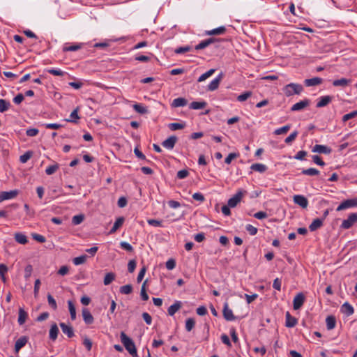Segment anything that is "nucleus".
<instances>
[{"instance_id":"obj_58","label":"nucleus","mask_w":357,"mask_h":357,"mask_svg":"<svg viewBox=\"0 0 357 357\" xmlns=\"http://www.w3.org/2000/svg\"><path fill=\"white\" fill-rule=\"evenodd\" d=\"M190 50H191V47L190 46L180 47L178 48H176L174 50V52L176 54H183V53L189 52Z\"/></svg>"},{"instance_id":"obj_12","label":"nucleus","mask_w":357,"mask_h":357,"mask_svg":"<svg viewBox=\"0 0 357 357\" xmlns=\"http://www.w3.org/2000/svg\"><path fill=\"white\" fill-rule=\"evenodd\" d=\"M310 101L309 99H307V98L304 99V100L293 105L292 107H291V110L292 112L302 110L304 108H305L306 107H307L310 105Z\"/></svg>"},{"instance_id":"obj_62","label":"nucleus","mask_w":357,"mask_h":357,"mask_svg":"<svg viewBox=\"0 0 357 357\" xmlns=\"http://www.w3.org/2000/svg\"><path fill=\"white\" fill-rule=\"evenodd\" d=\"M245 228L248 233L252 236H254L257 233V229L251 225H247Z\"/></svg>"},{"instance_id":"obj_39","label":"nucleus","mask_w":357,"mask_h":357,"mask_svg":"<svg viewBox=\"0 0 357 357\" xmlns=\"http://www.w3.org/2000/svg\"><path fill=\"white\" fill-rule=\"evenodd\" d=\"M87 257H88L85 255H81L79 257H77L73 259V264L76 266L83 264L86 262Z\"/></svg>"},{"instance_id":"obj_28","label":"nucleus","mask_w":357,"mask_h":357,"mask_svg":"<svg viewBox=\"0 0 357 357\" xmlns=\"http://www.w3.org/2000/svg\"><path fill=\"white\" fill-rule=\"evenodd\" d=\"M226 31V28L225 26H220L216 29H213L210 31H206V35L207 36H212V35H221L225 33Z\"/></svg>"},{"instance_id":"obj_9","label":"nucleus","mask_w":357,"mask_h":357,"mask_svg":"<svg viewBox=\"0 0 357 357\" xmlns=\"http://www.w3.org/2000/svg\"><path fill=\"white\" fill-rule=\"evenodd\" d=\"M294 202L302 207L303 208H307L308 205V201L303 195H296L293 197Z\"/></svg>"},{"instance_id":"obj_49","label":"nucleus","mask_w":357,"mask_h":357,"mask_svg":"<svg viewBox=\"0 0 357 357\" xmlns=\"http://www.w3.org/2000/svg\"><path fill=\"white\" fill-rule=\"evenodd\" d=\"M32 156V152L29 151L20 157V161L22 163H26Z\"/></svg>"},{"instance_id":"obj_31","label":"nucleus","mask_w":357,"mask_h":357,"mask_svg":"<svg viewBox=\"0 0 357 357\" xmlns=\"http://www.w3.org/2000/svg\"><path fill=\"white\" fill-rule=\"evenodd\" d=\"M123 222H124V218H123V217L118 218L116 220V221H115V222H114V225H113L112 228L111 229V230H110V231H109V234H113V233L116 232V230H117L120 227H121V226H122V225L123 224Z\"/></svg>"},{"instance_id":"obj_8","label":"nucleus","mask_w":357,"mask_h":357,"mask_svg":"<svg viewBox=\"0 0 357 357\" xmlns=\"http://www.w3.org/2000/svg\"><path fill=\"white\" fill-rule=\"evenodd\" d=\"M222 314L227 321H233L236 319L232 310L229 307L228 303H225L223 306Z\"/></svg>"},{"instance_id":"obj_15","label":"nucleus","mask_w":357,"mask_h":357,"mask_svg":"<svg viewBox=\"0 0 357 357\" xmlns=\"http://www.w3.org/2000/svg\"><path fill=\"white\" fill-rule=\"evenodd\" d=\"M59 325L62 332L69 338H71L75 335L73 328L71 326L67 325L65 323H60Z\"/></svg>"},{"instance_id":"obj_11","label":"nucleus","mask_w":357,"mask_h":357,"mask_svg":"<svg viewBox=\"0 0 357 357\" xmlns=\"http://www.w3.org/2000/svg\"><path fill=\"white\" fill-rule=\"evenodd\" d=\"M305 296L302 293L298 294L294 298L293 307L294 310H298L303 305Z\"/></svg>"},{"instance_id":"obj_13","label":"nucleus","mask_w":357,"mask_h":357,"mask_svg":"<svg viewBox=\"0 0 357 357\" xmlns=\"http://www.w3.org/2000/svg\"><path fill=\"white\" fill-rule=\"evenodd\" d=\"M177 139H178L176 136H171L163 141L162 145L169 150L173 149L177 142Z\"/></svg>"},{"instance_id":"obj_43","label":"nucleus","mask_w":357,"mask_h":357,"mask_svg":"<svg viewBox=\"0 0 357 357\" xmlns=\"http://www.w3.org/2000/svg\"><path fill=\"white\" fill-rule=\"evenodd\" d=\"M79 117L78 116V108L75 109L70 115V119H66V121L68 122H76Z\"/></svg>"},{"instance_id":"obj_3","label":"nucleus","mask_w":357,"mask_h":357,"mask_svg":"<svg viewBox=\"0 0 357 357\" xmlns=\"http://www.w3.org/2000/svg\"><path fill=\"white\" fill-rule=\"evenodd\" d=\"M357 222V213L349 214L347 219L344 220L341 224V227L344 229L351 228Z\"/></svg>"},{"instance_id":"obj_24","label":"nucleus","mask_w":357,"mask_h":357,"mask_svg":"<svg viewBox=\"0 0 357 357\" xmlns=\"http://www.w3.org/2000/svg\"><path fill=\"white\" fill-rule=\"evenodd\" d=\"M14 238L16 242L22 245H25L28 242L26 236L20 232L15 233L14 234Z\"/></svg>"},{"instance_id":"obj_64","label":"nucleus","mask_w":357,"mask_h":357,"mask_svg":"<svg viewBox=\"0 0 357 357\" xmlns=\"http://www.w3.org/2000/svg\"><path fill=\"white\" fill-rule=\"evenodd\" d=\"M39 132V130L37 128H29L26 130V134L29 137H34L36 136Z\"/></svg>"},{"instance_id":"obj_41","label":"nucleus","mask_w":357,"mask_h":357,"mask_svg":"<svg viewBox=\"0 0 357 357\" xmlns=\"http://www.w3.org/2000/svg\"><path fill=\"white\" fill-rule=\"evenodd\" d=\"M215 69H210L209 70H208L207 72L204 73V74H202L199 78H198V82H203L204 80H206L207 78H208L209 77H211L214 73H215Z\"/></svg>"},{"instance_id":"obj_16","label":"nucleus","mask_w":357,"mask_h":357,"mask_svg":"<svg viewBox=\"0 0 357 357\" xmlns=\"http://www.w3.org/2000/svg\"><path fill=\"white\" fill-rule=\"evenodd\" d=\"M29 340V338L26 336L20 337L15 344V351L16 353L19 352V351L26 345Z\"/></svg>"},{"instance_id":"obj_42","label":"nucleus","mask_w":357,"mask_h":357,"mask_svg":"<svg viewBox=\"0 0 357 357\" xmlns=\"http://www.w3.org/2000/svg\"><path fill=\"white\" fill-rule=\"evenodd\" d=\"M302 174L308 176H316L319 174V171L315 168H309L306 169H303Z\"/></svg>"},{"instance_id":"obj_27","label":"nucleus","mask_w":357,"mask_h":357,"mask_svg":"<svg viewBox=\"0 0 357 357\" xmlns=\"http://www.w3.org/2000/svg\"><path fill=\"white\" fill-rule=\"evenodd\" d=\"M304 82L307 86H317L322 83V79L320 77H313L306 79Z\"/></svg>"},{"instance_id":"obj_51","label":"nucleus","mask_w":357,"mask_h":357,"mask_svg":"<svg viewBox=\"0 0 357 357\" xmlns=\"http://www.w3.org/2000/svg\"><path fill=\"white\" fill-rule=\"evenodd\" d=\"M168 126L171 130L174 131V130H176L183 129L185 127V124L179 123H169Z\"/></svg>"},{"instance_id":"obj_46","label":"nucleus","mask_w":357,"mask_h":357,"mask_svg":"<svg viewBox=\"0 0 357 357\" xmlns=\"http://www.w3.org/2000/svg\"><path fill=\"white\" fill-rule=\"evenodd\" d=\"M84 219V215L82 214L77 215L73 217L72 223L75 225L81 224Z\"/></svg>"},{"instance_id":"obj_29","label":"nucleus","mask_w":357,"mask_h":357,"mask_svg":"<svg viewBox=\"0 0 357 357\" xmlns=\"http://www.w3.org/2000/svg\"><path fill=\"white\" fill-rule=\"evenodd\" d=\"M28 317V314L26 312L23 308L19 309L18 312V323L20 325H22L25 323L26 319Z\"/></svg>"},{"instance_id":"obj_56","label":"nucleus","mask_w":357,"mask_h":357,"mask_svg":"<svg viewBox=\"0 0 357 357\" xmlns=\"http://www.w3.org/2000/svg\"><path fill=\"white\" fill-rule=\"evenodd\" d=\"M31 236L35 241H36L39 243H45L46 241L45 237L43 235H40V234H38L36 233H33L31 234Z\"/></svg>"},{"instance_id":"obj_63","label":"nucleus","mask_w":357,"mask_h":357,"mask_svg":"<svg viewBox=\"0 0 357 357\" xmlns=\"http://www.w3.org/2000/svg\"><path fill=\"white\" fill-rule=\"evenodd\" d=\"M175 266H176V261L174 259H169L166 262V268L168 270H172L175 268Z\"/></svg>"},{"instance_id":"obj_35","label":"nucleus","mask_w":357,"mask_h":357,"mask_svg":"<svg viewBox=\"0 0 357 357\" xmlns=\"http://www.w3.org/2000/svg\"><path fill=\"white\" fill-rule=\"evenodd\" d=\"M82 47V44H74L72 45H66L63 48V52H74L79 50Z\"/></svg>"},{"instance_id":"obj_32","label":"nucleus","mask_w":357,"mask_h":357,"mask_svg":"<svg viewBox=\"0 0 357 357\" xmlns=\"http://www.w3.org/2000/svg\"><path fill=\"white\" fill-rule=\"evenodd\" d=\"M326 327L328 330H332L335 327L336 320L335 317L328 316L326 319Z\"/></svg>"},{"instance_id":"obj_38","label":"nucleus","mask_w":357,"mask_h":357,"mask_svg":"<svg viewBox=\"0 0 357 357\" xmlns=\"http://www.w3.org/2000/svg\"><path fill=\"white\" fill-rule=\"evenodd\" d=\"M10 107V102H8L4 99H0V112L3 113V112L7 111Z\"/></svg>"},{"instance_id":"obj_40","label":"nucleus","mask_w":357,"mask_h":357,"mask_svg":"<svg viewBox=\"0 0 357 357\" xmlns=\"http://www.w3.org/2000/svg\"><path fill=\"white\" fill-rule=\"evenodd\" d=\"M291 128L290 125H286L282 128L275 130L274 134L276 135L286 134Z\"/></svg>"},{"instance_id":"obj_10","label":"nucleus","mask_w":357,"mask_h":357,"mask_svg":"<svg viewBox=\"0 0 357 357\" xmlns=\"http://www.w3.org/2000/svg\"><path fill=\"white\" fill-rule=\"evenodd\" d=\"M312 151L313 153L330 154L332 149L326 145L316 144L313 146Z\"/></svg>"},{"instance_id":"obj_7","label":"nucleus","mask_w":357,"mask_h":357,"mask_svg":"<svg viewBox=\"0 0 357 357\" xmlns=\"http://www.w3.org/2000/svg\"><path fill=\"white\" fill-rule=\"evenodd\" d=\"M223 73H220L214 79H213L208 85V91H213L216 90L218 88L219 84L223 78Z\"/></svg>"},{"instance_id":"obj_33","label":"nucleus","mask_w":357,"mask_h":357,"mask_svg":"<svg viewBox=\"0 0 357 357\" xmlns=\"http://www.w3.org/2000/svg\"><path fill=\"white\" fill-rule=\"evenodd\" d=\"M132 107L135 112L141 114H144L148 112L147 108L142 104H134Z\"/></svg>"},{"instance_id":"obj_57","label":"nucleus","mask_w":357,"mask_h":357,"mask_svg":"<svg viewBox=\"0 0 357 357\" xmlns=\"http://www.w3.org/2000/svg\"><path fill=\"white\" fill-rule=\"evenodd\" d=\"M189 175V172L187 169H182L177 172L176 177L178 179L185 178Z\"/></svg>"},{"instance_id":"obj_59","label":"nucleus","mask_w":357,"mask_h":357,"mask_svg":"<svg viewBox=\"0 0 357 357\" xmlns=\"http://www.w3.org/2000/svg\"><path fill=\"white\" fill-rule=\"evenodd\" d=\"M120 246L121 248H123V250H126L128 252H132L133 250L132 246L130 243L125 242V241L121 242Z\"/></svg>"},{"instance_id":"obj_4","label":"nucleus","mask_w":357,"mask_h":357,"mask_svg":"<svg viewBox=\"0 0 357 357\" xmlns=\"http://www.w3.org/2000/svg\"><path fill=\"white\" fill-rule=\"evenodd\" d=\"M246 193L245 191L239 190L232 197L229 199L227 204L229 207H235L241 200L244 195Z\"/></svg>"},{"instance_id":"obj_60","label":"nucleus","mask_w":357,"mask_h":357,"mask_svg":"<svg viewBox=\"0 0 357 357\" xmlns=\"http://www.w3.org/2000/svg\"><path fill=\"white\" fill-rule=\"evenodd\" d=\"M312 161L320 166H324L325 162L322 160V159L317 155H314L312 156Z\"/></svg>"},{"instance_id":"obj_50","label":"nucleus","mask_w":357,"mask_h":357,"mask_svg":"<svg viewBox=\"0 0 357 357\" xmlns=\"http://www.w3.org/2000/svg\"><path fill=\"white\" fill-rule=\"evenodd\" d=\"M298 132L297 130L291 132L285 139L284 142L286 144H291L293 141L295 140L296 137L298 136Z\"/></svg>"},{"instance_id":"obj_45","label":"nucleus","mask_w":357,"mask_h":357,"mask_svg":"<svg viewBox=\"0 0 357 357\" xmlns=\"http://www.w3.org/2000/svg\"><path fill=\"white\" fill-rule=\"evenodd\" d=\"M195 321L192 318H188L185 321V329L187 331L190 332L192 330V328L195 327Z\"/></svg>"},{"instance_id":"obj_2","label":"nucleus","mask_w":357,"mask_h":357,"mask_svg":"<svg viewBox=\"0 0 357 357\" xmlns=\"http://www.w3.org/2000/svg\"><path fill=\"white\" fill-rule=\"evenodd\" d=\"M303 91V87L300 84L290 83L283 88V92L286 96H291L294 94H300Z\"/></svg>"},{"instance_id":"obj_53","label":"nucleus","mask_w":357,"mask_h":357,"mask_svg":"<svg viewBox=\"0 0 357 357\" xmlns=\"http://www.w3.org/2000/svg\"><path fill=\"white\" fill-rule=\"evenodd\" d=\"M47 301L49 305L53 309L56 310L57 308V304L55 301V299L53 298V296L51 294H47Z\"/></svg>"},{"instance_id":"obj_47","label":"nucleus","mask_w":357,"mask_h":357,"mask_svg":"<svg viewBox=\"0 0 357 357\" xmlns=\"http://www.w3.org/2000/svg\"><path fill=\"white\" fill-rule=\"evenodd\" d=\"M119 291L123 294H130L132 291V287L131 284L123 285L120 287Z\"/></svg>"},{"instance_id":"obj_55","label":"nucleus","mask_w":357,"mask_h":357,"mask_svg":"<svg viewBox=\"0 0 357 357\" xmlns=\"http://www.w3.org/2000/svg\"><path fill=\"white\" fill-rule=\"evenodd\" d=\"M357 116V110L356 111H353L350 113H348L347 114H344L343 116H342V121L344 122H346L348 120L351 119H353L354 117H356Z\"/></svg>"},{"instance_id":"obj_52","label":"nucleus","mask_w":357,"mask_h":357,"mask_svg":"<svg viewBox=\"0 0 357 357\" xmlns=\"http://www.w3.org/2000/svg\"><path fill=\"white\" fill-rule=\"evenodd\" d=\"M50 74L55 75V76H63L65 75V72L62 71L60 69L50 68L47 70Z\"/></svg>"},{"instance_id":"obj_61","label":"nucleus","mask_w":357,"mask_h":357,"mask_svg":"<svg viewBox=\"0 0 357 357\" xmlns=\"http://www.w3.org/2000/svg\"><path fill=\"white\" fill-rule=\"evenodd\" d=\"M238 156V153H231L225 159V162L227 164H230L231 160L236 158Z\"/></svg>"},{"instance_id":"obj_22","label":"nucleus","mask_w":357,"mask_h":357,"mask_svg":"<svg viewBox=\"0 0 357 357\" xmlns=\"http://www.w3.org/2000/svg\"><path fill=\"white\" fill-rule=\"evenodd\" d=\"M333 98L330 96H324L319 98V100L317 103V107H323L326 106L332 101Z\"/></svg>"},{"instance_id":"obj_54","label":"nucleus","mask_w":357,"mask_h":357,"mask_svg":"<svg viewBox=\"0 0 357 357\" xmlns=\"http://www.w3.org/2000/svg\"><path fill=\"white\" fill-rule=\"evenodd\" d=\"M252 96L251 91H246L237 97V100L239 102L245 101L248 98Z\"/></svg>"},{"instance_id":"obj_37","label":"nucleus","mask_w":357,"mask_h":357,"mask_svg":"<svg viewBox=\"0 0 357 357\" xmlns=\"http://www.w3.org/2000/svg\"><path fill=\"white\" fill-rule=\"evenodd\" d=\"M68 309L70 314V318L72 320H75L76 319V310L75 307L71 301H68Z\"/></svg>"},{"instance_id":"obj_26","label":"nucleus","mask_w":357,"mask_h":357,"mask_svg":"<svg viewBox=\"0 0 357 357\" xmlns=\"http://www.w3.org/2000/svg\"><path fill=\"white\" fill-rule=\"evenodd\" d=\"M188 104V100L184 98H175L172 102V107H184Z\"/></svg>"},{"instance_id":"obj_25","label":"nucleus","mask_w":357,"mask_h":357,"mask_svg":"<svg viewBox=\"0 0 357 357\" xmlns=\"http://www.w3.org/2000/svg\"><path fill=\"white\" fill-rule=\"evenodd\" d=\"M351 82V79L346 78H341L340 79H335L333 82V85L334 86H342L346 87Z\"/></svg>"},{"instance_id":"obj_17","label":"nucleus","mask_w":357,"mask_h":357,"mask_svg":"<svg viewBox=\"0 0 357 357\" xmlns=\"http://www.w3.org/2000/svg\"><path fill=\"white\" fill-rule=\"evenodd\" d=\"M341 312L346 316L349 317L354 314V310L351 305L346 302L342 305Z\"/></svg>"},{"instance_id":"obj_21","label":"nucleus","mask_w":357,"mask_h":357,"mask_svg":"<svg viewBox=\"0 0 357 357\" xmlns=\"http://www.w3.org/2000/svg\"><path fill=\"white\" fill-rule=\"evenodd\" d=\"M82 317L86 324H91L93 322V317L88 309L84 308L82 310Z\"/></svg>"},{"instance_id":"obj_19","label":"nucleus","mask_w":357,"mask_h":357,"mask_svg":"<svg viewBox=\"0 0 357 357\" xmlns=\"http://www.w3.org/2000/svg\"><path fill=\"white\" fill-rule=\"evenodd\" d=\"M182 306V303L181 301H175L174 304L170 305L167 310L168 314L170 316L174 315V314L180 310Z\"/></svg>"},{"instance_id":"obj_18","label":"nucleus","mask_w":357,"mask_h":357,"mask_svg":"<svg viewBox=\"0 0 357 357\" xmlns=\"http://www.w3.org/2000/svg\"><path fill=\"white\" fill-rule=\"evenodd\" d=\"M59 330L56 324H53L51 326L49 332V337L51 340L55 341L57 339Z\"/></svg>"},{"instance_id":"obj_20","label":"nucleus","mask_w":357,"mask_h":357,"mask_svg":"<svg viewBox=\"0 0 357 357\" xmlns=\"http://www.w3.org/2000/svg\"><path fill=\"white\" fill-rule=\"evenodd\" d=\"M297 319L292 317L289 312H287L285 326L288 328H292L297 324Z\"/></svg>"},{"instance_id":"obj_1","label":"nucleus","mask_w":357,"mask_h":357,"mask_svg":"<svg viewBox=\"0 0 357 357\" xmlns=\"http://www.w3.org/2000/svg\"><path fill=\"white\" fill-rule=\"evenodd\" d=\"M121 341L126 349L132 357H137V352L135 344L132 340L124 332L121 333Z\"/></svg>"},{"instance_id":"obj_30","label":"nucleus","mask_w":357,"mask_h":357,"mask_svg":"<svg viewBox=\"0 0 357 357\" xmlns=\"http://www.w3.org/2000/svg\"><path fill=\"white\" fill-rule=\"evenodd\" d=\"M250 169L253 171L263 173L266 171L267 167L264 164L255 163L251 165Z\"/></svg>"},{"instance_id":"obj_36","label":"nucleus","mask_w":357,"mask_h":357,"mask_svg":"<svg viewBox=\"0 0 357 357\" xmlns=\"http://www.w3.org/2000/svg\"><path fill=\"white\" fill-rule=\"evenodd\" d=\"M59 169V165L55 162L54 165H50L45 169V173L47 175H52L54 174Z\"/></svg>"},{"instance_id":"obj_34","label":"nucleus","mask_w":357,"mask_h":357,"mask_svg":"<svg viewBox=\"0 0 357 357\" xmlns=\"http://www.w3.org/2000/svg\"><path fill=\"white\" fill-rule=\"evenodd\" d=\"M206 102L205 101L202 102H192L190 105V108L192 109H201L206 107Z\"/></svg>"},{"instance_id":"obj_48","label":"nucleus","mask_w":357,"mask_h":357,"mask_svg":"<svg viewBox=\"0 0 357 357\" xmlns=\"http://www.w3.org/2000/svg\"><path fill=\"white\" fill-rule=\"evenodd\" d=\"M146 284V280L144 282V283L142 286V288H141L140 296L143 301H147L149 298V295L147 294L146 291V287H145Z\"/></svg>"},{"instance_id":"obj_6","label":"nucleus","mask_w":357,"mask_h":357,"mask_svg":"<svg viewBox=\"0 0 357 357\" xmlns=\"http://www.w3.org/2000/svg\"><path fill=\"white\" fill-rule=\"evenodd\" d=\"M19 194L17 190H13L10 191H3L0 192V203L4 200L14 199Z\"/></svg>"},{"instance_id":"obj_14","label":"nucleus","mask_w":357,"mask_h":357,"mask_svg":"<svg viewBox=\"0 0 357 357\" xmlns=\"http://www.w3.org/2000/svg\"><path fill=\"white\" fill-rule=\"evenodd\" d=\"M220 40H218V39H215L213 38H210L206 40L201 41L198 45H197L195 46V48L196 50H202V49L207 47L208 45L215 43V41H220Z\"/></svg>"},{"instance_id":"obj_5","label":"nucleus","mask_w":357,"mask_h":357,"mask_svg":"<svg viewBox=\"0 0 357 357\" xmlns=\"http://www.w3.org/2000/svg\"><path fill=\"white\" fill-rule=\"evenodd\" d=\"M357 206V198L346 199L342 202L336 208L337 211H340L349 208Z\"/></svg>"},{"instance_id":"obj_44","label":"nucleus","mask_w":357,"mask_h":357,"mask_svg":"<svg viewBox=\"0 0 357 357\" xmlns=\"http://www.w3.org/2000/svg\"><path fill=\"white\" fill-rule=\"evenodd\" d=\"M115 279V275L113 273H108L104 278V284L109 285Z\"/></svg>"},{"instance_id":"obj_23","label":"nucleus","mask_w":357,"mask_h":357,"mask_svg":"<svg viewBox=\"0 0 357 357\" xmlns=\"http://www.w3.org/2000/svg\"><path fill=\"white\" fill-rule=\"evenodd\" d=\"M323 219L316 218L314 219L312 223L309 226V229L311 231H316L323 225Z\"/></svg>"}]
</instances>
